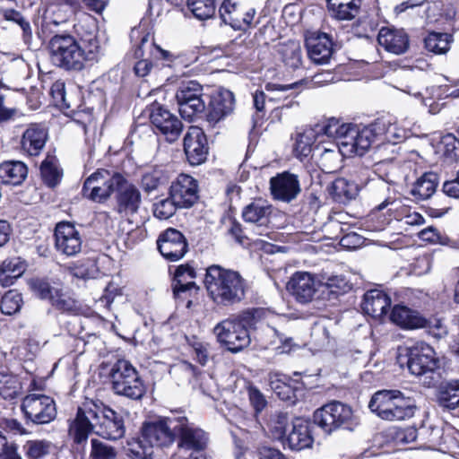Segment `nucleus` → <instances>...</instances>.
<instances>
[{
  "mask_svg": "<svg viewBox=\"0 0 459 459\" xmlns=\"http://www.w3.org/2000/svg\"><path fill=\"white\" fill-rule=\"evenodd\" d=\"M178 416L160 418L143 426L142 437L128 443L127 455L132 459H152L154 446H169L177 433Z\"/></svg>",
  "mask_w": 459,
  "mask_h": 459,
  "instance_id": "nucleus-1",
  "label": "nucleus"
},
{
  "mask_svg": "<svg viewBox=\"0 0 459 459\" xmlns=\"http://www.w3.org/2000/svg\"><path fill=\"white\" fill-rule=\"evenodd\" d=\"M204 283L209 296L217 304H234L245 296V281L241 275L220 265L213 264L206 269Z\"/></svg>",
  "mask_w": 459,
  "mask_h": 459,
  "instance_id": "nucleus-2",
  "label": "nucleus"
},
{
  "mask_svg": "<svg viewBox=\"0 0 459 459\" xmlns=\"http://www.w3.org/2000/svg\"><path fill=\"white\" fill-rule=\"evenodd\" d=\"M368 407L380 419L390 421L409 420L416 411L414 401L405 397L399 390L383 389L376 392Z\"/></svg>",
  "mask_w": 459,
  "mask_h": 459,
  "instance_id": "nucleus-3",
  "label": "nucleus"
},
{
  "mask_svg": "<svg viewBox=\"0 0 459 459\" xmlns=\"http://www.w3.org/2000/svg\"><path fill=\"white\" fill-rule=\"evenodd\" d=\"M255 325V313L247 311L239 317L228 318L218 323L213 333L220 343L231 352H238L250 343L248 327Z\"/></svg>",
  "mask_w": 459,
  "mask_h": 459,
  "instance_id": "nucleus-4",
  "label": "nucleus"
},
{
  "mask_svg": "<svg viewBox=\"0 0 459 459\" xmlns=\"http://www.w3.org/2000/svg\"><path fill=\"white\" fill-rule=\"evenodd\" d=\"M313 419L314 422L328 434L340 429L351 431L358 425L351 408L336 401L317 409Z\"/></svg>",
  "mask_w": 459,
  "mask_h": 459,
  "instance_id": "nucleus-5",
  "label": "nucleus"
},
{
  "mask_svg": "<svg viewBox=\"0 0 459 459\" xmlns=\"http://www.w3.org/2000/svg\"><path fill=\"white\" fill-rule=\"evenodd\" d=\"M124 175L113 170L99 169L84 181L82 195L95 203L108 201L123 182Z\"/></svg>",
  "mask_w": 459,
  "mask_h": 459,
  "instance_id": "nucleus-6",
  "label": "nucleus"
},
{
  "mask_svg": "<svg viewBox=\"0 0 459 459\" xmlns=\"http://www.w3.org/2000/svg\"><path fill=\"white\" fill-rule=\"evenodd\" d=\"M52 62L66 70H81L87 56L75 39L70 35H56L49 41Z\"/></svg>",
  "mask_w": 459,
  "mask_h": 459,
  "instance_id": "nucleus-7",
  "label": "nucleus"
},
{
  "mask_svg": "<svg viewBox=\"0 0 459 459\" xmlns=\"http://www.w3.org/2000/svg\"><path fill=\"white\" fill-rule=\"evenodd\" d=\"M378 144V137L375 122L361 128L351 125L346 135L341 142V153L342 156H362L371 146Z\"/></svg>",
  "mask_w": 459,
  "mask_h": 459,
  "instance_id": "nucleus-8",
  "label": "nucleus"
},
{
  "mask_svg": "<svg viewBox=\"0 0 459 459\" xmlns=\"http://www.w3.org/2000/svg\"><path fill=\"white\" fill-rule=\"evenodd\" d=\"M407 366L411 374L420 377L435 372L439 368V359L429 344L417 342L408 347Z\"/></svg>",
  "mask_w": 459,
  "mask_h": 459,
  "instance_id": "nucleus-9",
  "label": "nucleus"
},
{
  "mask_svg": "<svg viewBox=\"0 0 459 459\" xmlns=\"http://www.w3.org/2000/svg\"><path fill=\"white\" fill-rule=\"evenodd\" d=\"M203 87L196 81L182 82L176 94L178 111L183 118L191 120L195 115L205 108L202 99Z\"/></svg>",
  "mask_w": 459,
  "mask_h": 459,
  "instance_id": "nucleus-10",
  "label": "nucleus"
},
{
  "mask_svg": "<svg viewBox=\"0 0 459 459\" xmlns=\"http://www.w3.org/2000/svg\"><path fill=\"white\" fill-rule=\"evenodd\" d=\"M178 436V447L181 450L189 451L190 454H203L207 447L208 434L189 422L186 417L178 416L177 433Z\"/></svg>",
  "mask_w": 459,
  "mask_h": 459,
  "instance_id": "nucleus-11",
  "label": "nucleus"
},
{
  "mask_svg": "<svg viewBox=\"0 0 459 459\" xmlns=\"http://www.w3.org/2000/svg\"><path fill=\"white\" fill-rule=\"evenodd\" d=\"M89 414L98 421L96 433L106 439L117 440L124 437L125 425L123 417L109 407L98 410L89 409Z\"/></svg>",
  "mask_w": 459,
  "mask_h": 459,
  "instance_id": "nucleus-12",
  "label": "nucleus"
},
{
  "mask_svg": "<svg viewBox=\"0 0 459 459\" xmlns=\"http://www.w3.org/2000/svg\"><path fill=\"white\" fill-rule=\"evenodd\" d=\"M22 409L26 417L37 424H46L56 415L54 400L45 394H31L22 400Z\"/></svg>",
  "mask_w": 459,
  "mask_h": 459,
  "instance_id": "nucleus-13",
  "label": "nucleus"
},
{
  "mask_svg": "<svg viewBox=\"0 0 459 459\" xmlns=\"http://www.w3.org/2000/svg\"><path fill=\"white\" fill-rule=\"evenodd\" d=\"M150 120L169 143L177 141L183 129L182 122L178 117L160 104L152 105Z\"/></svg>",
  "mask_w": 459,
  "mask_h": 459,
  "instance_id": "nucleus-14",
  "label": "nucleus"
},
{
  "mask_svg": "<svg viewBox=\"0 0 459 459\" xmlns=\"http://www.w3.org/2000/svg\"><path fill=\"white\" fill-rule=\"evenodd\" d=\"M82 239L79 230L70 222H59L55 229V247L62 255L74 256L82 250Z\"/></svg>",
  "mask_w": 459,
  "mask_h": 459,
  "instance_id": "nucleus-15",
  "label": "nucleus"
},
{
  "mask_svg": "<svg viewBox=\"0 0 459 459\" xmlns=\"http://www.w3.org/2000/svg\"><path fill=\"white\" fill-rule=\"evenodd\" d=\"M169 194L179 208H190L199 198L197 181L190 175L180 174L172 181Z\"/></svg>",
  "mask_w": 459,
  "mask_h": 459,
  "instance_id": "nucleus-16",
  "label": "nucleus"
},
{
  "mask_svg": "<svg viewBox=\"0 0 459 459\" xmlns=\"http://www.w3.org/2000/svg\"><path fill=\"white\" fill-rule=\"evenodd\" d=\"M142 204L140 190L125 177L117 189L115 210L121 216L127 217L138 212Z\"/></svg>",
  "mask_w": 459,
  "mask_h": 459,
  "instance_id": "nucleus-17",
  "label": "nucleus"
},
{
  "mask_svg": "<svg viewBox=\"0 0 459 459\" xmlns=\"http://www.w3.org/2000/svg\"><path fill=\"white\" fill-rule=\"evenodd\" d=\"M306 48L308 58L316 65H326L333 54V41L328 34L313 31L306 37Z\"/></svg>",
  "mask_w": 459,
  "mask_h": 459,
  "instance_id": "nucleus-18",
  "label": "nucleus"
},
{
  "mask_svg": "<svg viewBox=\"0 0 459 459\" xmlns=\"http://www.w3.org/2000/svg\"><path fill=\"white\" fill-rule=\"evenodd\" d=\"M157 244L160 254L169 261L181 259L187 251L186 238L179 230L172 228L160 235Z\"/></svg>",
  "mask_w": 459,
  "mask_h": 459,
  "instance_id": "nucleus-19",
  "label": "nucleus"
},
{
  "mask_svg": "<svg viewBox=\"0 0 459 459\" xmlns=\"http://www.w3.org/2000/svg\"><path fill=\"white\" fill-rule=\"evenodd\" d=\"M184 152L191 165H200L206 160L208 154L207 140L200 127H189L184 137Z\"/></svg>",
  "mask_w": 459,
  "mask_h": 459,
  "instance_id": "nucleus-20",
  "label": "nucleus"
},
{
  "mask_svg": "<svg viewBox=\"0 0 459 459\" xmlns=\"http://www.w3.org/2000/svg\"><path fill=\"white\" fill-rule=\"evenodd\" d=\"M407 122L398 124L394 117H381L375 121V126L378 137V144L385 143L395 144L403 142L409 135L410 128Z\"/></svg>",
  "mask_w": 459,
  "mask_h": 459,
  "instance_id": "nucleus-21",
  "label": "nucleus"
},
{
  "mask_svg": "<svg viewBox=\"0 0 459 459\" xmlns=\"http://www.w3.org/2000/svg\"><path fill=\"white\" fill-rule=\"evenodd\" d=\"M288 291L300 303H307L312 300L316 283L313 274L307 272L295 273L286 286Z\"/></svg>",
  "mask_w": 459,
  "mask_h": 459,
  "instance_id": "nucleus-22",
  "label": "nucleus"
},
{
  "mask_svg": "<svg viewBox=\"0 0 459 459\" xmlns=\"http://www.w3.org/2000/svg\"><path fill=\"white\" fill-rule=\"evenodd\" d=\"M270 189L275 199L284 202H290L296 198L301 190L298 177L289 172H283L272 178Z\"/></svg>",
  "mask_w": 459,
  "mask_h": 459,
  "instance_id": "nucleus-23",
  "label": "nucleus"
},
{
  "mask_svg": "<svg viewBox=\"0 0 459 459\" xmlns=\"http://www.w3.org/2000/svg\"><path fill=\"white\" fill-rule=\"evenodd\" d=\"M313 443L309 421L298 418L295 419L283 439V446H288L291 450H302L309 447Z\"/></svg>",
  "mask_w": 459,
  "mask_h": 459,
  "instance_id": "nucleus-24",
  "label": "nucleus"
},
{
  "mask_svg": "<svg viewBox=\"0 0 459 459\" xmlns=\"http://www.w3.org/2000/svg\"><path fill=\"white\" fill-rule=\"evenodd\" d=\"M235 99L233 93L227 89H220L210 102L207 121L215 125L234 109Z\"/></svg>",
  "mask_w": 459,
  "mask_h": 459,
  "instance_id": "nucleus-25",
  "label": "nucleus"
},
{
  "mask_svg": "<svg viewBox=\"0 0 459 459\" xmlns=\"http://www.w3.org/2000/svg\"><path fill=\"white\" fill-rule=\"evenodd\" d=\"M377 42L386 51L401 55L409 48V37L403 30L383 27L377 35Z\"/></svg>",
  "mask_w": 459,
  "mask_h": 459,
  "instance_id": "nucleus-26",
  "label": "nucleus"
},
{
  "mask_svg": "<svg viewBox=\"0 0 459 459\" xmlns=\"http://www.w3.org/2000/svg\"><path fill=\"white\" fill-rule=\"evenodd\" d=\"M89 409H78L76 416L70 421L68 436L78 446H84L87 444L89 435L92 432L94 425L91 420Z\"/></svg>",
  "mask_w": 459,
  "mask_h": 459,
  "instance_id": "nucleus-27",
  "label": "nucleus"
},
{
  "mask_svg": "<svg viewBox=\"0 0 459 459\" xmlns=\"http://www.w3.org/2000/svg\"><path fill=\"white\" fill-rule=\"evenodd\" d=\"M390 305L391 299L385 292L380 290H370L365 293L361 307L373 318H381L386 315Z\"/></svg>",
  "mask_w": 459,
  "mask_h": 459,
  "instance_id": "nucleus-28",
  "label": "nucleus"
},
{
  "mask_svg": "<svg viewBox=\"0 0 459 459\" xmlns=\"http://www.w3.org/2000/svg\"><path fill=\"white\" fill-rule=\"evenodd\" d=\"M389 317L394 324L405 330L420 329L425 324V317L420 312L403 305H395Z\"/></svg>",
  "mask_w": 459,
  "mask_h": 459,
  "instance_id": "nucleus-29",
  "label": "nucleus"
},
{
  "mask_svg": "<svg viewBox=\"0 0 459 459\" xmlns=\"http://www.w3.org/2000/svg\"><path fill=\"white\" fill-rule=\"evenodd\" d=\"M268 382L273 393L282 401H290L296 398V392L299 389L298 380L290 379L279 372H271Z\"/></svg>",
  "mask_w": 459,
  "mask_h": 459,
  "instance_id": "nucleus-30",
  "label": "nucleus"
},
{
  "mask_svg": "<svg viewBox=\"0 0 459 459\" xmlns=\"http://www.w3.org/2000/svg\"><path fill=\"white\" fill-rule=\"evenodd\" d=\"M46 130L37 124L30 125L23 133L21 146L22 150L30 156L38 155L47 141Z\"/></svg>",
  "mask_w": 459,
  "mask_h": 459,
  "instance_id": "nucleus-31",
  "label": "nucleus"
},
{
  "mask_svg": "<svg viewBox=\"0 0 459 459\" xmlns=\"http://www.w3.org/2000/svg\"><path fill=\"white\" fill-rule=\"evenodd\" d=\"M272 210L273 207L267 201L256 199L245 206L242 217L246 222L255 224L261 228L268 224Z\"/></svg>",
  "mask_w": 459,
  "mask_h": 459,
  "instance_id": "nucleus-32",
  "label": "nucleus"
},
{
  "mask_svg": "<svg viewBox=\"0 0 459 459\" xmlns=\"http://www.w3.org/2000/svg\"><path fill=\"white\" fill-rule=\"evenodd\" d=\"M422 85L420 83L419 80L414 75L410 76V82L408 83L401 85L399 88L402 91L420 100L422 105L429 108V112L430 114H437L441 109V105L436 102L432 97H426L425 95H432L434 91V88H425V94L421 91Z\"/></svg>",
  "mask_w": 459,
  "mask_h": 459,
  "instance_id": "nucleus-33",
  "label": "nucleus"
},
{
  "mask_svg": "<svg viewBox=\"0 0 459 459\" xmlns=\"http://www.w3.org/2000/svg\"><path fill=\"white\" fill-rule=\"evenodd\" d=\"M361 0H327L330 15L338 21H351L360 10Z\"/></svg>",
  "mask_w": 459,
  "mask_h": 459,
  "instance_id": "nucleus-34",
  "label": "nucleus"
},
{
  "mask_svg": "<svg viewBox=\"0 0 459 459\" xmlns=\"http://www.w3.org/2000/svg\"><path fill=\"white\" fill-rule=\"evenodd\" d=\"M28 169L22 161H6L0 164V183L17 186L26 178Z\"/></svg>",
  "mask_w": 459,
  "mask_h": 459,
  "instance_id": "nucleus-35",
  "label": "nucleus"
},
{
  "mask_svg": "<svg viewBox=\"0 0 459 459\" xmlns=\"http://www.w3.org/2000/svg\"><path fill=\"white\" fill-rule=\"evenodd\" d=\"M26 271V264L20 257L5 259L0 265V285L8 287Z\"/></svg>",
  "mask_w": 459,
  "mask_h": 459,
  "instance_id": "nucleus-36",
  "label": "nucleus"
},
{
  "mask_svg": "<svg viewBox=\"0 0 459 459\" xmlns=\"http://www.w3.org/2000/svg\"><path fill=\"white\" fill-rule=\"evenodd\" d=\"M328 192L333 200L344 203L357 196L359 185L346 178H339L328 186Z\"/></svg>",
  "mask_w": 459,
  "mask_h": 459,
  "instance_id": "nucleus-37",
  "label": "nucleus"
},
{
  "mask_svg": "<svg viewBox=\"0 0 459 459\" xmlns=\"http://www.w3.org/2000/svg\"><path fill=\"white\" fill-rule=\"evenodd\" d=\"M438 404L448 410L459 407V379L442 385L437 395Z\"/></svg>",
  "mask_w": 459,
  "mask_h": 459,
  "instance_id": "nucleus-38",
  "label": "nucleus"
},
{
  "mask_svg": "<svg viewBox=\"0 0 459 459\" xmlns=\"http://www.w3.org/2000/svg\"><path fill=\"white\" fill-rule=\"evenodd\" d=\"M136 375H138L137 370L128 360L118 359L110 370L112 388L120 386L125 380L132 379Z\"/></svg>",
  "mask_w": 459,
  "mask_h": 459,
  "instance_id": "nucleus-39",
  "label": "nucleus"
},
{
  "mask_svg": "<svg viewBox=\"0 0 459 459\" xmlns=\"http://www.w3.org/2000/svg\"><path fill=\"white\" fill-rule=\"evenodd\" d=\"M282 62L292 69L299 68L302 64V50L298 41H288L279 48Z\"/></svg>",
  "mask_w": 459,
  "mask_h": 459,
  "instance_id": "nucleus-40",
  "label": "nucleus"
},
{
  "mask_svg": "<svg viewBox=\"0 0 459 459\" xmlns=\"http://www.w3.org/2000/svg\"><path fill=\"white\" fill-rule=\"evenodd\" d=\"M22 390V385L16 375L8 371L0 372V395L4 399H14Z\"/></svg>",
  "mask_w": 459,
  "mask_h": 459,
  "instance_id": "nucleus-41",
  "label": "nucleus"
},
{
  "mask_svg": "<svg viewBox=\"0 0 459 459\" xmlns=\"http://www.w3.org/2000/svg\"><path fill=\"white\" fill-rule=\"evenodd\" d=\"M317 132L314 128H307L299 133L295 138L294 153L299 158L307 157L312 150L313 143L316 141Z\"/></svg>",
  "mask_w": 459,
  "mask_h": 459,
  "instance_id": "nucleus-42",
  "label": "nucleus"
},
{
  "mask_svg": "<svg viewBox=\"0 0 459 459\" xmlns=\"http://www.w3.org/2000/svg\"><path fill=\"white\" fill-rule=\"evenodd\" d=\"M437 188V175L425 173L413 185L411 194L419 200L429 198Z\"/></svg>",
  "mask_w": 459,
  "mask_h": 459,
  "instance_id": "nucleus-43",
  "label": "nucleus"
},
{
  "mask_svg": "<svg viewBox=\"0 0 459 459\" xmlns=\"http://www.w3.org/2000/svg\"><path fill=\"white\" fill-rule=\"evenodd\" d=\"M350 126V124H342L339 120L331 118L326 124L317 126L316 131L317 132V135L323 134L329 138L336 140L339 152H341L342 138L347 134Z\"/></svg>",
  "mask_w": 459,
  "mask_h": 459,
  "instance_id": "nucleus-44",
  "label": "nucleus"
},
{
  "mask_svg": "<svg viewBox=\"0 0 459 459\" xmlns=\"http://www.w3.org/2000/svg\"><path fill=\"white\" fill-rule=\"evenodd\" d=\"M114 392L118 395H123L133 400L141 399L145 394L144 385L139 377V374L134 378L125 380L120 386H115Z\"/></svg>",
  "mask_w": 459,
  "mask_h": 459,
  "instance_id": "nucleus-45",
  "label": "nucleus"
},
{
  "mask_svg": "<svg viewBox=\"0 0 459 459\" xmlns=\"http://www.w3.org/2000/svg\"><path fill=\"white\" fill-rule=\"evenodd\" d=\"M40 173L43 181L50 187L56 186L61 179V170L55 156L48 155L40 166Z\"/></svg>",
  "mask_w": 459,
  "mask_h": 459,
  "instance_id": "nucleus-46",
  "label": "nucleus"
},
{
  "mask_svg": "<svg viewBox=\"0 0 459 459\" xmlns=\"http://www.w3.org/2000/svg\"><path fill=\"white\" fill-rule=\"evenodd\" d=\"M452 35L442 32H430L425 38V48L435 54L446 53L450 48Z\"/></svg>",
  "mask_w": 459,
  "mask_h": 459,
  "instance_id": "nucleus-47",
  "label": "nucleus"
},
{
  "mask_svg": "<svg viewBox=\"0 0 459 459\" xmlns=\"http://www.w3.org/2000/svg\"><path fill=\"white\" fill-rule=\"evenodd\" d=\"M186 5L193 15L201 21L212 18L216 12L214 0H186Z\"/></svg>",
  "mask_w": 459,
  "mask_h": 459,
  "instance_id": "nucleus-48",
  "label": "nucleus"
},
{
  "mask_svg": "<svg viewBox=\"0 0 459 459\" xmlns=\"http://www.w3.org/2000/svg\"><path fill=\"white\" fill-rule=\"evenodd\" d=\"M288 415L283 412H275L270 416L268 429L274 439L283 441L289 432Z\"/></svg>",
  "mask_w": 459,
  "mask_h": 459,
  "instance_id": "nucleus-49",
  "label": "nucleus"
},
{
  "mask_svg": "<svg viewBox=\"0 0 459 459\" xmlns=\"http://www.w3.org/2000/svg\"><path fill=\"white\" fill-rule=\"evenodd\" d=\"M52 444L48 440H29L23 446L28 459H41L50 453Z\"/></svg>",
  "mask_w": 459,
  "mask_h": 459,
  "instance_id": "nucleus-50",
  "label": "nucleus"
},
{
  "mask_svg": "<svg viewBox=\"0 0 459 459\" xmlns=\"http://www.w3.org/2000/svg\"><path fill=\"white\" fill-rule=\"evenodd\" d=\"M22 304L21 293L15 290L7 291L1 299L0 309L5 315H13L18 312Z\"/></svg>",
  "mask_w": 459,
  "mask_h": 459,
  "instance_id": "nucleus-51",
  "label": "nucleus"
},
{
  "mask_svg": "<svg viewBox=\"0 0 459 459\" xmlns=\"http://www.w3.org/2000/svg\"><path fill=\"white\" fill-rule=\"evenodd\" d=\"M195 271L192 267L188 265H181L179 266L175 273V284H174V292L175 294H178L179 292H184L186 290H189L192 286H194L193 281H186L187 278L194 279L195 278Z\"/></svg>",
  "mask_w": 459,
  "mask_h": 459,
  "instance_id": "nucleus-52",
  "label": "nucleus"
},
{
  "mask_svg": "<svg viewBox=\"0 0 459 459\" xmlns=\"http://www.w3.org/2000/svg\"><path fill=\"white\" fill-rule=\"evenodd\" d=\"M294 88V84H278L268 82L264 86L265 91L268 93V101L280 102L290 98L292 94L288 92L291 91Z\"/></svg>",
  "mask_w": 459,
  "mask_h": 459,
  "instance_id": "nucleus-53",
  "label": "nucleus"
},
{
  "mask_svg": "<svg viewBox=\"0 0 459 459\" xmlns=\"http://www.w3.org/2000/svg\"><path fill=\"white\" fill-rule=\"evenodd\" d=\"M6 21L16 22L22 30V37L26 43L31 39L32 32L30 22L17 11L13 9L4 10L2 13Z\"/></svg>",
  "mask_w": 459,
  "mask_h": 459,
  "instance_id": "nucleus-54",
  "label": "nucleus"
},
{
  "mask_svg": "<svg viewBox=\"0 0 459 459\" xmlns=\"http://www.w3.org/2000/svg\"><path fill=\"white\" fill-rule=\"evenodd\" d=\"M178 208L179 206H178L170 195H169L168 198L154 204L153 214L160 220H167L172 217Z\"/></svg>",
  "mask_w": 459,
  "mask_h": 459,
  "instance_id": "nucleus-55",
  "label": "nucleus"
},
{
  "mask_svg": "<svg viewBox=\"0 0 459 459\" xmlns=\"http://www.w3.org/2000/svg\"><path fill=\"white\" fill-rule=\"evenodd\" d=\"M166 180V177L161 169H152L144 173L142 177V187L146 192L156 190Z\"/></svg>",
  "mask_w": 459,
  "mask_h": 459,
  "instance_id": "nucleus-56",
  "label": "nucleus"
},
{
  "mask_svg": "<svg viewBox=\"0 0 459 459\" xmlns=\"http://www.w3.org/2000/svg\"><path fill=\"white\" fill-rule=\"evenodd\" d=\"M321 282L330 292L336 295L345 293L351 289V285L342 275H332L327 278H323Z\"/></svg>",
  "mask_w": 459,
  "mask_h": 459,
  "instance_id": "nucleus-57",
  "label": "nucleus"
},
{
  "mask_svg": "<svg viewBox=\"0 0 459 459\" xmlns=\"http://www.w3.org/2000/svg\"><path fill=\"white\" fill-rule=\"evenodd\" d=\"M428 333L437 339L444 338L448 333L447 325L445 321L438 317L425 318L424 326Z\"/></svg>",
  "mask_w": 459,
  "mask_h": 459,
  "instance_id": "nucleus-58",
  "label": "nucleus"
},
{
  "mask_svg": "<svg viewBox=\"0 0 459 459\" xmlns=\"http://www.w3.org/2000/svg\"><path fill=\"white\" fill-rule=\"evenodd\" d=\"M440 144L446 157L452 160L459 158V140L454 134H447L444 135Z\"/></svg>",
  "mask_w": 459,
  "mask_h": 459,
  "instance_id": "nucleus-59",
  "label": "nucleus"
},
{
  "mask_svg": "<svg viewBox=\"0 0 459 459\" xmlns=\"http://www.w3.org/2000/svg\"><path fill=\"white\" fill-rule=\"evenodd\" d=\"M51 96L54 100L55 105L60 108H70L71 105L66 101L65 98V86L62 81L55 82L50 89Z\"/></svg>",
  "mask_w": 459,
  "mask_h": 459,
  "instance_id": "nucleus-60",
  "label": "nucleus"
},
{
  "mask_svg": "<svg viewBox=\"0 0 459 459\" xmlns=\"http://www.w3.org/2000/svg\"><path fill=\"white\" fill-rule=\"evenodd\" d=\"M193 352L195 354V359L202 365L204 366L207 364L210 359V350L211 346L208 342H204L199 340H193L190 343Z\"/></svg>",
  "mask_w": 459,
  "mask_h": 459,
  "instance_id": "nucleus-61",
  "label": "nucleus"
},
{
  "mask_svg": "<svg viewBox=\"0 0 459 459\" xmlns=\"http://www.w3.org/2000/svg\"><path fill=\"white\" fill-rule=\"evenodd\" d=\"M91 455L94 459H113L116 457L113 447L106 446L97 439L91 440Z\"/></svg>",
  "mask_w": 459,
  "mask_h": 459,
  "instance_id": "nucleus-62",
  "label": "nucleus"
},
{
  "mask_svg": "<svg viewBox=\"0 0 459 459\" xmlns=\"http://www.w3.org/2000/svg\"><path fill=\"white\" fill-rule=\"evenodd\" d=\"M66 11L62 4H49L45 11V18L57 25L66 20Z\"/></svg>",
  "mask_w": 459,
  "mask_h": 459,
  "instance_id": "nucleus-63",
  "label": "nucleus"
},
{
  "mask_svg": "<svg viewBox=\"0 0 459 459\" xmlns=\"http://www.w3.org/2000/svg\"><path fill=\"white\" fill-rule=\"evenodd\" d=\"M31 288L35 293L41 299H54V292H56L48 282L42 280H34L31 281Z\"/></svg>",
  "mask_w": 459,
  "mask_h": 459,
  "instance_id": "nucleus-64",
  "label": "nucleus"
}]
</instances>
